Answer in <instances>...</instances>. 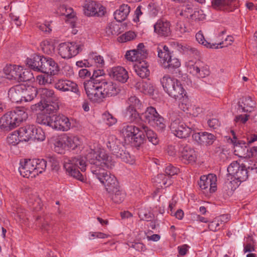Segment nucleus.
<instances>
[{
	"instance_id": "obj_1",
	"label": "nucleus",
	"mask_w": 257,
	"mask_h": 257,
	"mask_svg": "<svg viewBox=\"0 0 257 257\" xmlns=\"http://www.w3.org/2000/svg\"><path fill=\"white\" fill-rule=\"evenodd\" d=\"M87 158L93 175L104 186L107 192H112L119 186L116 178L106 170L111 169L114 165V162L107 153L91 150Z\"/></svg>"
},
{
	"instance_id": "obj_2",
	"label": "nucleus",
	"mask_w": 257,
	"mask_h": 257,
	"mask_svg": "<svg viewBox=\"0 0 257 257\" xmlns=\"http://www.w3.org/2000/svg\"><path fill=\"white\" fill-rule=\"evenodd\" d=\"M91 153V151L85 157L78 156L65 158L63 162V167L66 173L73 178L81 181L84 180V177L79 171V168L81 171L84 172L86 170V162L89 163L87 157Z\"/></svg>"
},
{
	"instance_id": "obj_3",
	"label": "nucleus",
	"mask_w": 257,
	"mask_h": 257,
	"mask_svg": "<svg viewBox=\"0 0 257 257\" xmlns=\"http://www.w3.org/2000/svg\"><path fill=\"white\" fill-rule=\"evenodd\" d=\"M99 72H94L90 79L84 82V87L88 98L95 103H100L105 99L99 83V75H101V71L99 70Z\"/></svg>"
},
{
	"instance_id": "obj_4",
	"label": "nucleus",
	"mask_w": 257,
	"mask_h": 257,
	"mask_svg": "<svg viewBox=\"0 0 257 257\" xmlns=\"http://www.w3.org/2000/svg\"><path fill=\"white\" fill-rule=\"evenodd\" d=\"M42 100L46 102L45 105H43L42 101L39 103L32 105L31 109L32 111L38 110H42L46 109L47 111L50 110L54 112L59 109V97L53 89L48 88H41L39 91Z\"/></svg>"
},
{
	"instance_id": "obj_5",
	"label": "nucleus",
	"mask_w": 257,
	"mask_h": 257,
	"mask_svg": "<svg viewBox=\"0 0 257 257\" xmlns=\"http://www.w3.org/2000/svg\"><path fill=\"white\" fill-rule=\"evenodd\" d=\"M160 82L165 91L171 97L180 100L185 96V90L178 79L165 75Z\"/></svg>"
},
{
	"instance_id": "obj_6",
	"label": "nucleus",
	"mask_w": 257,
	"mask_h": 257,
	"mask_svg": "<svg viewBox=\"0 0 257 257\" xmlns=\"http://www.w3.org/2000/svg\"><path fill=\"white\" fill-rule=\"evenodd\" d=\"M27 118V114L23 110L17 109L5 113L0 118V127L5 131H10L18 126Z\"/></svg>"
},
{
	"instance_id": "obj_7",
	"label": "nucleus",
	"mask_w": 257,
	"mask_h": 257,
	"mask_svg": "<svg viewBox=\"0 0 257 257\" xmlns=\"http://www.w3.org/2000/svg\"><path fill=\"white\" fill-rule=\"evenodd\" d=\"M142 117L145 122L158 129L163 130L166 127L164 118L158 113L154 107H148L145 112L142 114Z\"/></svg>"
},
{
	"instance_id": "obj_8",
	"label": "nucleus",
	"mask_w": 257,
	"mask_h": 257,
	"mask_svg": "<svg viewBox=\"0 0 257 257\" xmlns=\"http://www.w3.org/2000/svg\"><path fill=\"white\" fill-rule=\"evenodd\" d=\"M82 46L74 42L62 43L59 45L58 53L64 59H70L81 52Z\"/></svg>"
},
{
	"instance_id": "obj_9",
	"label": "nucleus",
	"mask_w": 257,
	"mask_h": 257,
	"mask_svg": "<svg viewBox=\"0 0 257 257\" xmlns=\"http://www.w3.org/2000/svg\"><path fill=\"white\" fill-rule=\"evenodd\" d=\"M228 174L235 179L242 182L248 178V172L245 166L240 164L237 161L232 162L227 168Z\"/></svg>"
},
{
	"instance_id": "obj_10",
	"label": "nucleus",
	"mask_w": 257,
	"mask_h": 257,
	"mask_svg": "<svg viewBox=\"0 0 257 257\" xmlns=\"http://www.w3.org/2000/svg\"><path fill=\"white\" fill-rule=\"evenodd\" d=\"M187 69L190 73L198 78H204L210 74L208 66L200 61L195 62L189 61L187 64Z\"/></svg>"
},
{
	"instance_id": "obj_11",
	"label": "nucleus",
	"mask_w": 257,
	"mask_h": 257,
	"mask_svg": "<svg viewBox=\"0 0 257 257\" xmlns=\"http://www.w3.org/2000/svg\"><path fill=\"white\" fill-rule=\"evenodd\" d=\"M172 132L180 138H186L190 136L192 130L180 118L173 120L170 126Z\"/></svg>"
},
{
	"instance_id": "obj_12",
	"label": "nucleus",
	"mask_w": 257,
	"mask_h": 257,
	"mask_svg": "<svg viewBox=\"0 0 257 257\" xmlns=\"http://www.w3.org/2000/svg\"><path fill=\"white\" fill-rule=\"evenodd\" d=\"M148 55L147 51L143 43H140L136 49L126 51L125 57L132 62H135L136 63L144 60Z\"/></svg>"
},
{
	"instance_id": "obj_13",
	"label": "nucleus",
	"mask_w": 257,
	"mask_h": 257,
	"mask_svg": "<svg viewBox=\"0 0 257 257\" xmlns=\"http://www.w3.org/2000/svg\"><path fill=\"white\" fill-rule=\"evenodd\" d=\"M54 87L62 92L71 91L79 96L80 95V91L78 85L74 81L67 79L57 80L54 84Z\"/></svg>"
},
{
	"instance_id": "obj_14",
	"label": "nucleus",
	"mask_w": 257,
	"mask_h": 257,
	"mask_svg": "<svg viewBox=\"0 0 257 257\" xmlns=\"http://www.w3.org/2000/svg\"><path fill=\"white\" fill-rule=\"evenodd\" d=\"M51 123L52 128L64 132L68 131L71 127L69 118L63 114L53 115Z\"/></svg>"
},
{
	"instance_id": "obj_15",
	"label": "nucleus",
	"mask_w": 257,
	"mask_h": 257,
	"mask_svg": "<svg viewBox=\"0 0 257 257\" xmlns=\"http://www.w3.org/2000/svg\"><path fill=\"white\" fill-rule=\"evenodd\" d=\"M40 63L41 64L40 72L42 73L52 75L56 74L59 71L58 64L51 58L42 56V60Z\"/></svg>"
},
{
	"instance_id": "obj_16",
	"label": "nucleus",
	"mask_w": 257,
	"mask_h": 257,
	"mask_svg": "<svg viewBox=\"0 0 257 257\" xmlns=\"http://www.w3.org/2000/svg\"><path fill=\"white\" fill-rule=\"evenodd\" d=\"M216 176L209 174L201 176L198 184L202 190L208 189L210 193H213L216 190Z\"/></svg>"
},
{
	"instance_id": "obj_17",
	"label": "nucleus",
	"mask_w": 257,
	"mask_h": 257,
	"mask_svg": "<svg viewBox=\"0 0 257 257\" xmlns=\"http://www.w3.org/2000/svg\"><path fill=\"white\" fill-rule=\"evenodd\" d=\"M99 83L104 96L111 97L117 95L120 91V89L117 87L116 84L110 81H106L99 78Z\"/></svg>"
},
{
	"instance_id": "obj_18",
	"label": "nucleus",
	"mask_w": 257,
	"mask_h": 257,
	"mask_svg": "<svg viewBox=\"0 0 257 257\" xmlns=\"http://www.w3.org/2000/svg\"><path fill=\"white\" fill-rule=\"evenodd\" d=\"M34 163L33 160H28L24 161V162L21 163V166L19 170L20 174L24 177L33 178L36 176V174H34Z\"/></svg>"
},
{
	"instance_id": "obj_19",
	"label": "nucleus",
	"mask_w": 257,
	"mask_h": 257,
	"mask_svg": "<svg viewBox=\"0 0 257 257\" xmlns=\"http://www.w3.org/2000/svg\"><path fill=\"white\" fill-rule=\"evenodd\" d=\"M235 3V0H212L211 7L216 10L231 12Z\"/></svg>"
},
{
	"instance_id": "obj_20",
	"label": "nucleus",
	"mask_w": 257,
	"mask_h": 257,
	"mask_svg": "<svg viewBox=\"0 0 257 257\" xmlns=\"http://www.w3.org/2000/svg\"><path fill=\"white\" fill-rule=\"evenodd\" d=\"M170 27L169 22L158 20L154 25V32L161 37H168L171 34Z\"/></svg>"
},
{
	"instance_id": "obj_21",
	"label": "nucleus",
	"mask_w": 257,
	"mask_h": 257,
	"mask_svg": "<svg viewBox=\"0 0 257 257\" xmlns=\"http://www.w3.org/2000/svg\"><path fill=\"white\" fill-rule=\"evenodd\" d=\"M193 137L199 144L205 146L211 145L216 139L214 135L206 132L196 133Z\"/></svg>"
},
{
	"instance_id": "obj_22",
	"label": "nucleus",
	"mask_w": 257,
	"mask_h": 257,
	"mask_svg": "<svg viewBox=\"0 0 257 257\" xmlns=\"http://www.w3.org/2000/svg\"><path fill=\"white\" fill-rule=\"evenodd\" d=\"M23 71V68L16 65H9L4 68V77L9 80L17 81L19 78V73Z\"/></svg>"
},
{
	"instance_id": "obj_23",
	"label": "nucleus",
	"mask_w": 257,
	"mask_h": 257,
	"mask_svg": "<svg viewBox=\"0 0 257 257\" xmlns=\"http://www.w3.org/2000/svg\"><path fill=\"white\" fill-rule=\"evenodd\" d=\"M109 75L113 79L121 83H125L128 78L127 71L121 66L112 68Z\"/></svg>"
},
{
	"instance_id": "obj_24",
	"label": "nucleus",
	"mask_w": 257,
	"mask_h": 257,
	"mask_svg": "<svg viewBox=\"0 0 257 257\" xmlns=\"http://www.w3.org/2000/svg\"><path fill=\"white\" fill-rule=\"evenodd\" d=\"M238 104L243 112H251L254 110L256 102L250 96H246L240 98Z\"/></svg>"
},
{
	"instance_id": "obj_25",
	"label": "nucleus",
	"mask_w": 257,
	"mask_h": 257,
	"mask_svg": "<svg viewBox=\"0 0 257 257\" xmlns=\"http://www.w3.org/2000/svg\"><path fill=\"white\" fill-rule=\"evenodd\" d=\"M181 160L185 164L194 163L197 159L195 151L188 146L184 147L181 152Z\"/></svg>"
},
{
	"instance_id": "obj_26",
	"label": "nucleus",
	"mask_w": 257,
	"mask_h": 257,
	"mask_svg": "<svg viewBox=\"0 0 257 257\" xmlns=\"http://www.w3.org/2000/svg\"><path fill=\"white\" fill-rule=\"evenodd\" d=\"M233 138L231 140V143L234 145V152L235 155L239 157H242L245 154L246 147L245 143L242 141L237 140V138L234 131H231Z\"/></svg>"
},
{
	"instance_id": "obj_27",
	"label": "nucleus",
	"mask_w": 257,
	"mask_h": 257,
	"mask_svg": "<svg viewBox=\"0 0 257 257\" xmlns=\"http://www.w3.org/2000/svg\"><path fill=\"white\" fill-rule=\"evenodd\" d=\"M35 126L34 125H27L20 127L19 129V137L22 141L27 142L32 140Z\"/></svg>"
},
{
	"instance_id": "obj_28",
	"label": "nucleus",
	"mask_w": 257,
	"mask_h": 257,
	"mask_svg": "<svg viewBox=\"0 0 257 257\" xmlns=\"http://www.w3.org/2000/svg\"><path fill=\"white\" fill-rule=\"evenodd\" d=\"M22 87L23 101H31L37 96L38 90L36 87L30 85L26 86L24 84H22Z\"/></svg>"
},
{
	"instance_id": "obj_29",
	"label": "nucleus",
	"mask_w": 257,
	"mask_h": 257,
	"mask_svg": "<svg viewBox=\"0 0 257 257\" xmlns=\"http://www.w3.org/2000/svg\"><path fill=\"white\" fill-rule=\"evenodd\" d=\"M23 88L22 84L16 85L11 88L8 92L10 99L15 102L23 101Z\"/></svg>"
},
{
	"instance_id": "obj_30",
	"label": "nucleus",
	"mask_w": 257,
	"mask_h": 257,
	"mask_svg": "<svg viewBox=\"0 0 257 257\" xmlns=\"http://www.w3.org/2000/svg\"><path fill=\"white\" fill-rule=\"evenodd\" d=\"M149 65L145 60L140 61L134 65L135 72L142 78H146L150 74Z\"/></svg>"
},
{
	"instance_id": "obj_31",
	"label": "nucleus",
	"mask_w": 257,
	"mask_h": 257,
	"mask_svg": "<svg viewBox=\"0 0 257 257\" xmlns=\"http://www.w3.org/2000/svg\"><path fill=\"white\" fill-rule=\"evenodd\" d=\"M63 141L65 143V145H66L67 147L72 150L80 146L82 143L81 139L77 136H67L64 135Z\"/></svg>"
},
{
	"instance_id": "obj_32",
	"label": "nucleus",
	"mask_w": 257,
	"mask_h": 257,
	"mask_svg": "<svg viewBox=\"0 0 257 257\" xmlns=\"http://www.w3.org/2000/svg\"><path fill=\"white\" fill-rule=\"evenodd\" d=\"M139 133V128L133 125H124L120 130V133L125 141L127 139L128 141L130 139L132 140L134 136L138 135Z\"/></svg>"
},
{
	"instance_id": "obj_33",
	"label": "nucleus",
	"mask_w": 257,
	"mask_h": 257,
	"mask_svg": "<svg viewBox=\"0 0 257 257\" xmlns=\"http://www.w3.org/2000/svg\"><path fill=\"white\" fill-rule=\"evenodd\" d=\"M130 12V7L125 4L121 5L114 13V19L117 22H122L127 17Z\"/></svg>"
},
{
	"instance_id": "obj_34",
	"label": "nucleus",
	"mask_w": 257,
	"mask_h": 257,
	"mask_svg": "<svg viewBox=\"0 0 257 257\" xmlns=\"http://www.w3.org/2000/svg\"><path fill=\"white\" fill-rule=\"evenodd\" d=\"M100 8L98 4L95 1L86 0L85 2L84 10L85 15L87 16H95L96 14H98V9H100Z\"/></svg>"
},
{
	"instance_id": "obj_35",
	"label": "nucleus",
	"mask_w": 257,
	"mask_h": 257,
	"mask_svg": "<svg viewBox=\"0 0 257 257\" xmlns=\"http://www.w3.org/2000/svg\"><path fill=\"white\" fill-rule=\"evenodd\" d=\"M111 200L116 204L122 203L126 196V194L121 189L119 186L112 191V192H108Z\"/></svg>"
},
{
	"instance_id": "obj_36",
	"label": "nucleus",
	"mask_w": 257,
	"mask_h": 257,
	"mask_svg": "<svg viewBox=\"0 0 257 257\" xmlns=\"http://www.w3.org/2000/svg\"><path fill=\"white\" fill-rule=\"evenodd\" d=\"M157 50L158 56L164 65L172 57L169 48L166 45H159Z\"/></svg>"
},
{
	"instance_id": "obj_37",
	"label": "nucleus",
	"mask_w": 257,
	"mask_h": 257,
	"mask_svg": "<svg viewBox=\"0 0 257 257\" xmlns=\"http://www.w3.org/2000/svg\"><path fill=\"white\" fill-rule=\"evenodd\" d=\"M41 60H42V57L34 55L31 58L27 59V64L32 69L35 71H40Z\"/></svg>"
},
{
	"instance_id": "obj_38",
	"label": "nucleus",
	"mask_w": 257,
	"mask_h": 257,
	"mask_svg": "<svg viewBox=\"0 0 257 257\" xmlns=\"http://www.w3.org/2000/svg\"><path fill=\"white\" fill-rule=\"evenodd\" d=\"M136 87L145 93L151 94L154 90V86L149 81L141 80L138 82Z\"/></svg>"
},
{
	"instance_id": "obj_39",
	"label": "nucleus",
	"mask_w": 257,
	"mask_h": 257,
	"mask_svg": "<svg viewBox=\"0 0 257 257\" xmlns=\"http://www.w3.org/2000/svg\"><path fill=\"white\" fill-rule=\"evenodd\" d=\"M107 147L113 154L118 150L121 144L119 140H117L113 135H110L108 137L106 143Z\"/></svg>"
},
{
	"instance_id": "obj_40",
	"label": "nucleus",
	"mask_w": 257,
	"mask_h": 257,
	"mask_svg": "<svg viewBox=\"0 0 257 257\" xmlns=\"http://www.w3.org/2000/svg\"><path fill=\"white\" fill-rule=\"evenodd\" d=\"M196 39L197 41L202 45L206 46L207 48H215L217 49L218 48V45H221L224 44L223 42H220L218 44H211L208 42L204 38V37L201 31L198 32L196 34Z\"/></svg>"
},
{
	"instance_id": "obj_41",
	"label": "nucleus",
	"mask_w": 257,
	"mask_h": 257,
	"mask_svg": "<svg viewBox=\"0 0 257 257\" xmlns=\"http://www.w3.org/2000/svg\"><path fill=\"white\" fill-rule=\"evenodd\" d=\"M154 182L156 183L158 187L162 188L163 186H169L171 184V180L169 177H167L166 174H160L154 179Z\"/></svg>"
},
{
	"instance_id": "obj_42",
	"label": "nucleus",
	"mask_w": 257,
	"mask_h": 257,
	"mask_svg": "<svg viewBox=\"0 0 257 257\" xmlns=\"http://www.w3.org/2000/svg\"><path fill=\"white\" fill-rule=\"evenodd\" d=\"M33 160L34 164H35L34 165L35 171L34 173L37 176L45 171L47 166V162L44 159H33Z\"/></svg>"
},
{
	"instance_id": "obj_43",
	"label": "nucleus",
	"mask_w": 257,
	"mask_h": 257,
	"mask_svg": "<svg viewBox=\"0 0 257 257\" xmlns=\"http://www.w3.org/2000/svg\"><path fill=\"white\" fill-rule=\"evenodd\" d=\"M53 115H49L46 114L40 113L38 114L36 121L41 124L46 125L51 127L52 124Z\"/></svg>"
},
{
	"instance_id": "obj_44",
	"label": "nucleus",
	"mask_w": 257,
	"mask_h": 257,
	"mask_svg": "<svg viewBox=\"0 0 257 257\" xmlns=\"http://www.w3.org/2000/svg\"><path fill=\"white\" fill-rule=\"evenodd\" d=\"M142 127L146 133V136L149 141L154 145H157L159 141L157 134L147 126H143Z\"/></svg>"
},
{
	"instance_id": "obj_45",
	"label": "nucleus",
	"mask_w": 257,
	"mask_h": 257,
	"mask_svg": "<svg viewBox=\"0 0 257 257\" xmlns=\"http://www.w3.org/2000/svg\"><path fill=\"white\" fill-rule=\"evenodd\" d=\"M180 65L179 59L175 57L173 58L172 56L163 65L166 69H168L169 71H173L179 68Z\"/></svg>"
},
{
	"instance_id": "obj_46",
	"label": "nucleus",
	"mask_w": 257,
	"mask_h": 257,
	"mask_svg": "<svg viewBox=\"0 0 257 257\" xmlns=\"http://www.w3.org/2000/svg\"><path fill=\"white\" fill-rule=\"evenodd\" d=\"M113 154L125 162L127 163L129 161L130 155L127 152L124 150V147L121 145L119 147L118 150Z\"/></svg>"
},
{
	"instance_id": "obj_47",
	"label": "nucleus",
	"mask_w": 257,
	"mask_h": 257,
	"mask_svg": "<svg viewBox=\"0 0 257 257\" xmlns=\"http://www.w3.org/2000/svg\"><path fill=\"white\" fill-rule=\"evenodd\" d=\"M132 143L137 148L140 147L146 141L145 135L140 131L138 135L134 136Z\"/></svg>"
},
{
	"instance_id": "obj_48",
	"label": "nucleus",
	"mask_w": 257,
	"mask_h": 257,
	"mask_svg": "<svg viewBox=\"0 0 257 257\" xmlns=\"http://www.w3.org/2000/svg\"><path fill=\"white\" fill-rule=\"evenodd\" d=\"M118 25L114 23H110L105 28V33L108 36L117 35L119 33Z\"/></svg>"
},
{
	"instance_id": "obj_49",
	"label": "nucleus",
	"mask_w": 257,
	"mask_h": 257,
	"mask_svg": "<svg viewBox=\"0 0 257 257\" xmlns=\"http://www.w3.org/2000/svg\"><path fill=\"white\" fill-rule=\"evenodd\" d=\"M19 74V78L17 79V81L19 82L28 81L33 78V74L29 70H23Z\"/></svg>"
},
{
	"instance_id": "obj_50",
	"label": "nucleus",
	"mask_w": 257,
	"mask_h": 257,
	"mask_svg": "<svg viewBox=\"0 0 257 257\" xmlns=\"http://www.w3.org/2000/svg\"><path fill=\"white\" fill-rule=\"evenodd\" d=\"M7 141L10 145L14 146L17 145L20 141H22L19 137V131L18 130L10 134L7 137Z\"/></svg>"
},
{
	"instance_id": "obj_51",
	"label": "nucleus",
	"mask_w": 257,
	"mask_h": 257,
	"mask_svg": "<svg viewBox=\"0 0 257 257\" xmlns=\"http://www.w3.org/2000/svg\"><path fill=\"white\" fill-rule=\"evenodd\" d=\"M67 147L63 141V135L59 139H57L54 143V150L58 153H62L65 148Z\"/></svg>"
},
{
	"instance_id": "obj_52",
	"label": "nucleus",
	"mask_w": 257,
	"mask_h": 257,
	"mask_svg": "<svg viewBox=\"0 0 257 257\" xmlns=\"http://www.w3.org/2000/svg\"><path fill=\"white\" fill-rule=\"evenodd\" d=\"M45 134L43 130L41 127L37 128L35 126L32 140L43 141L45 139Z\"/></svg>"
},
{
	"instance_id": "obj_53",
	"label": "nucleus",
	"mask_w": 257,
	"mask_h": 257,
	"mask_svg": "<svg viewBox=\"0 0 257 257\" xmlns=\"http://www.w3.org/2000/svg\"><path fill=\"white\" fill-rule=\"evenodd\" d=\"M136 36L134 32L128 31L119 37V41L121 43L130 41L134 40L136 37Z\"/></svg>"
},
{
	"instance_id": "obj_54",
	"label": "nucleus",
	"mask_w": 257,
	"mask_h": 257,
	"mask_svg": "<svg viewBox=\"0 0 257 257\" xmlns=\"http://www.w3.org/2000/svg\"><path fill=\"white\" fill-rule=\"evenodd\" d=\"M192 12V6L190 4H188L183 8L180 13V15L185 18L190 19Z\"/></svg>"
},
{
	"instance_id": "obj_55",
	"label": "nucleus",
	"mask_w": 257,
	"mask_h": 257,
	"mask_svg": "<svg viewBox=\"0 0 257 257\" xmlns=\"http://www.w3.org/2000/svg\"><path fill=\"white\" fill-rule=\"evenodd\" d=\"M103 119L108 126H111L114 124L116 121V119L110 113L105 112L103 114Z\"/></svg>"
},
{
	"instance_id": "obj_56",
	"label": "nucleus",
	"mask_w": 257,
	"mask_h": 257,
	"mask_svg": "<svg viewBox=\"0 0 257 257\" xmlns=\"http://www.w3.org/2000/svg\"><path fill=\"white\" fill-rule=\"evenodd\" d=\"M129 106H133L134 108L138 109L141 108V103L140 100L136 96H131L127 100Z\"/></svg>"
},
{
	"instance_id": "obj_57",
	"label": "nucleus",
	"mask_w": 257,
	"mask_h": 257,
	"mask_svg": "<svg viewBox=\"0 0 257 257\" xmlns=\"http://www.w3.org/2000/svg\"><path fill=\"white\" fill-rule=\"evenodd\" d=\"M205 15L202 10L194 11L191 15L190 19L195 21H203L205 19Z\"/></svg>"
},
{
	"instance_id": "obj_58",
	"label": "nucleus",
	"mask_w": 257,
	"mask_h": 257,
	"mask_svg": "<svg viewBox=\"0 0 257 257\" xmlns=\"http://www.w3.org/2000/svg\"><path fill=\"white\" fill-rule=\"evenodd\" d=\"M55 48L49 41H44L42 44V50L45 53L51 54L54 52Z\"/></svg>"
},
{
	"instance_id": "obj_59",
	"label": "nucleus",
	"mask_w": 257,
	"mask_h": 257,
	"mask_svg": "<svg viewBox=\"0 0 257 257\" xmlns=\"http://www.w3.org/2000/svg\"><path fill=\"white\" fill-rule=\"evenodd\" d=\"M137 108L133 106H128L126 110V115L130 117L131 121H135L138 117L139 114L136 111Z\"/></svg>"
},
{
	"instance_id": "obj_60",
	"label": "nucleus",
	"mask_w": 257,
	"mask_h": 257,
	"mask_svg": "<svg viewBox=\"0 0 257 257\" xmlns=\"http://www.w3.org/2000/svg\"><path fill=\"white\" fill-rule=\"evenodd\" d=\"M222 226L217 217L215 218L212 221L209 222L208 224L209 229L213 231H216L219 230L221 227Z\"/></svg>"
},
{
	"instance_id": "obj_61",
	"label": "nucleus",
	"mask_w": 257,
	"mask_h": 257,
	"mask_svg": "<svg viewBox=\"0 0 257 257\" xmlns=\"http://www.w3.org/2000/svg\"><path fill=\"white\" fill-rule=\"evenodd\" d=\"M52 77L48 75H40L37 77V80L40 85H45L46 84H50L52 83Z\"/></svg>"
},
{
	"instance_id": "obj_62",
	"label": "nucleus",
	"mask_w": 257,
	"mask_h": 257,
	"mask_svg": "<svg viewBox=\"0 0 257 257\" xmlns=\"http://www.w3.org/2000/svg\"><path fill=\"white\" fill-rule=\"evenodd\" d=\"M91 57L94 60L96 64V65L98 68H102L104 66V61L103 57L100 55H97L94 54H92Z\"/></svg>"
},
{
	"instance_id": "obj_63",
	"label": "nucleus",
	"mask_w": 257,
	"mask_h": 257,
	"mask_svg": "<svg viewBox=\"0 0 257 257\" xmlns=\"http://www.w3.org/2000/svg\"><path fill=\"white\" fill-rule=\"evenodd\" d=\"M165 172L166 175L170 178L171 176L177 174L179 172V169L171 165H169L166 167Z\"/></svg>"
},
{
	"instance_id": "obj_64",
	"label": "nucleus",
	"mask_w": 257,
	"mask_h": 257,
	"mask_svg": "<svg viewBox=\"0 0 257 257\" xmlns=\"http://www.w3.org/2000/svg\"><path fill=\"white\" fill-rule=\"evenodd\" d=\"M178 146L174 145H169L166 149V152L170 156H175L178 152Z\"/></svg>"
}]
</instances>
